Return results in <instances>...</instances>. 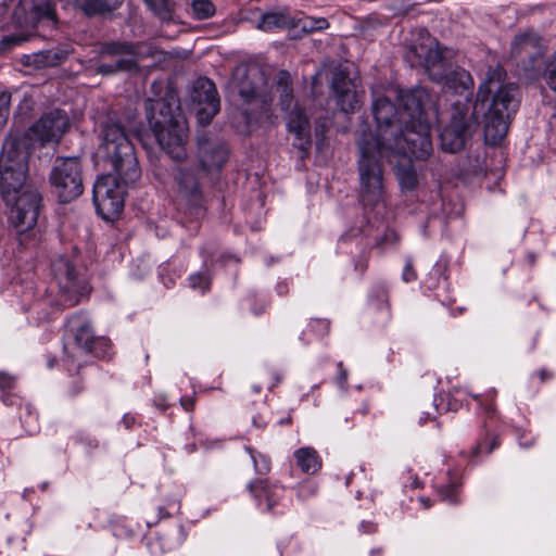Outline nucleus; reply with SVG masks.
<instances>
[{
  "mask_svg": "<svg viewBox=\"0 0 556 556\" xmlns=\"http://www.w3.org/2000/svg\"><path fill=\"white\" fill-rule=\"evenodd\" d=\"M396 108L388 98L372 104L376 130L362 121L355 131L358 151L359 200L366 208L386 206V169L383 160L410 155L427 160L433 151L426 110L430 96L422 87L399 92Z\"/></svg>",
  "mask_w": 556,
  "mask_h": 556,
  "instance_id": "nucleus-1",
  "label": "nucleus"
},
{
  "mask_svg": "<svg viewBox=\"0 0 556 556\" xmlns=\"http://www.w3.org/2000/svg\"><path fill=\"white\" fill-rule=\"evenodd\" d=\"M501 71L494 70L479 86L475 102L453 105L451 123L440 135L442 149L458 152L477 129L484 124L489 144H498L507 135L511 116L519 106V90L514 84H500Z\"/></svg>",
  "mask_w": 556,
  "mask_h": 556,
  "instance_id": "nucleus-2",
  "label": "nucleus"
},
{
  "mask_svg": "<svg viewBox=\"0 0 556 556\" xmlns=\"http://www.w3.org/2000/svg\"><path fill=\"white\" fill-rule=\"evenodd\" d=\"M149 125L161 149L177 164L173 167L179 195L193 206L201 201V184L197 167L186 161L187 126L179 108L159 99L146 104Z\"/></svg>",
  "mask_w": 556,
  "mask_h": 556,
  "instance_id": "nucleus-3",
  "label": "nucleus"
},
{
  "mask_svg": "<svg viewBox=\"0 0 556 556\" xmlns=\"http://www.w3.org/2000/svg\"><path fill=\"white\" fill-rule=\"evenodd\" d=\"M428 41V43L415 45L410 48L407 59L412 62V66H422L433 81L451 84L454 87L459 86L466 90L472 88L473 79L469 72L460 67L454 68L446 61L438 43L431 39Z\"/></svg>",
  "mask_w": 556,
  "mask_h": 556,
  "instance_id": "nucleus-4",
  "label": "nucleus"
},
{
  "mask_svg": "<svg viewBox=\"0 0 556 556\" xmlns=\"http://www.w3.org/2000/svg\"><path fill=\"white\" fill-rule=\"evenodd\" d=\"M102 147L124 185H130L140 178L141 172L134 147L124 127L114 121L103 124Z\"/></svg>",
  "mask_w": 556,
  "mask_h": 556,
  "instance_id": "nucleus-5",
  "label": "nucleus"
},
{
  "mask_svg": "<svg viewBox=\"0 0 556 556\" xmlns=\"http://www.w3.org/2000/svg\"><path fill=\"white\" fill-rule=\"evenodd\" d=\"M26 179V155L15 141L3 143L0 153V193L7 204H10L15 194L29 185Z\"/></svg>",
  "mask_w": 556,
  "mask_h": 556,
  "instance_id": "nucleus-6",
  "label": "nucleus"
},
{
  "mask_svg": "<svg viewBox=\"0 0 556 556\" xmlns=\"http://www.w3.org/2000/svg\"><path fill=\"white\" fill-rule=\"evenodd\" d=\"M49 181L58 199L67 203L84 191L83 170L78 157H58L51 168Z\"/></svg>",
  "mask_w": 556,
  "mask_h": 556,
  "instance_id": "nucleus-7",
  "label": "nucleus"
},
{
  "mask_svg": "<svg viewBox=\"0 0 556 556\" xmlns=\"http://www.w3.org/2000/svg\"><path fill=\"white\" fill-rule=\"evenodd\" d=\"M140 46L129 41H105L99 45L98 56L111 59V62H101L96 73L102 76H113L121 72H130L138 67Z\"/></svg>",
  "mask_w": 556,
  "mask_h": 556,
  "instance_id": "nucleus-8",
  "label": "nucleus"
},
{
  "mask_svg": "<svg viewBox=\"0 0 556 556\" xmlns=\"http://www.w3.org/2000/svg\"><path fill=\"white\" fill-rule=\"evenodd\" d=\"M265 85V76L256 66L238 67L233 72L231 87L243 103L253 105L252 113L267 110L270 98L264 92Z\"/></svg>",
  "mask_w": 556,
  "mask_h": 556,
  "instance_id": "nucleus-9",
  "label": "nucleus"
},
{
  "mask_svg": "<svg viewBox=\"0 0 556 556\" xmlns=\"http://www.w3.org/2000/svg\"><path fill=\"white\" fill-rule=\"evenodd\" d=\"M93 203L98 214L104 220H114L124 207V190L116 177L104 175L93 185Z\"/></svg>",
  "mask_w": 556,
  "mask_h": 556,
  "instance_id": "nucleus-10",
  "label": "nucleus"
},
{
  "mask_svg": "<svg viewBox=\"0 0 556 556\" xmlns=\"http://www.w3.org/2000/svg\"><path fill=\"white\" fill-rule=\"evenodd\" d=\"M11 206L10 219L20 235L33 229L37 224L41 195L33 186L25 187L15 194L14 200L8 204Z\"/></svg>",
  "mask_w": 556,
  "mask_h": 556,
  "instance_id": "nucleus-11",
  "label": "nucleus"
},
{
  "mask_svg": "<svg viewBox=\"0 0 556 556\" xmlns=\"http://www.w3.org/2000/svg\"><path fill=\"white\" fill-rule=\"evenodd\" d=\"M70 126L65 112L53 110L43 114L30 128V139L40 144L58 143Z\"/></svg>",
  "mask_w": 556,
  "mask_h": 556,
  "instance_id": "nucleus-12",
  "label": "nucleus"
},
{
  "mask_svg": "<svg viewBox=\"0 0 556 556\" xmlns=\"http://www.w3.org/2000/svg\"><path fill=\"white\" fill-rule=\"evenodd\" d=\"M192 101L198 104V121L202 125L211 123L219 112L220 101L215 84L206 78L200 77L193 84Z\"/></svg>",
  "mask_w": 556,
  "mask_h": 556,
  "instance_id": "nucleus-13",
  "label": "nucleus"
},
{
  "mask_svg": "<svg viewBox=\"0 0 556 556\" xmlns=\"http://www.w3.org/2000/svg\"><path fill=\"white\" fill-rule=\"evenodd\" d=\"M332 96L337 105L344 113H352L359 105V96L354 79L345 70L334 71L331 79Z\"/></svg>",
  "mask_w": 556,
  "mask_h": 556,
  "instance_id": "nucleus-14",
  "label": "nucleus"
},
{
  "mask_svg": "<svg viewBox=\"0 0 556 556\" xmlns=\"http://www.w3.org/2000/svg\"><path fill=\"white\" fill-rule=\"evenodd\" d=\"M198 156L203 170H218L227 160L228 150L223 141L201 135L198 137Z\"/></svg>",
  "mask_w": 556,
  "mask_h": 556,
  "instance_id": "nucleus-15",
  "label": "nucleus"
},
{
  "mask_svg": "<svg viewBox=\"0 0 556 556\" xmlns=\"http://www.w3.org/2000/svg\"><path fill=\"white\" fill-rule=\"evenodd\" d=\"M288 129L292 132L295 138L293 141V146L301 151H307L311 147V126L307 116L301 109L294 106L289 114L288 118Z\"/></svg>",
  "mask_w": 556,
  "mask_h": 556,
  "instance_id": "nucleus-16",
  "label": "nucleus"
},
{
  "mask_svg": "<svg viewBox=\"0 0 556 556\" xmlns=\"http://www.w3.org/2000/svg\"><path fill=\"white\" fill-rule=\"evenodd\" d=\"M52 271L60 291L63 294H72L77 292L78 285L76 271L68 258L64 256L58 257L52 263Z\"/></svg>",
  "mask_w": 556,
  "mask_h": 556,
  "instance_id": "nucleus-17",
  "label": "nucleus"
},
{
  "mask_svg": "<svg viewBox=\"0 0 556 556\" xmlns=\"http://www.w3.org/2000/svg\"><path fill=\"white\" fill-rule=\"evenodd\" d=\"M511 53L516 56H528L531 62H534L543 54L540 36L534 31L516 36L511 43Z\"/></svg>",
  "mask_w": 556,
  "mask_h": 556,
  "instance_id": "nucleus-18",
  "label": "nucleus"
},
{
  "mask_svg": "<svg viewBox=\"0 0 556 556\" xmlns=\"http://www.w3.org/2000/svg\"><path fill=\"white\" fill-rule=\"evenodd\" d=\"M248 489L260 503L265 502L267 510L274 508L282 492L281 486L270 483L267 479H255L248 484Z\"/></svg>",
  "mask_w": 556,
  "mask_h": 556,
  "instance_id": "nucleus-19",
  "label": "nucleus"
},
{
  "mask_svg": "<svg viewBox=\"0 0 556 556\" xmlns=\"http://www.w3.org/2000/svg\"><path fill=\"white\" fill-rule=\"evenodd\" d=\"M67 327L75 332L76 344L85 352H89L97 337H94L88 319L81 314L74 315L68 319Z\"/></svg>",
  "mask_w": 556,
  "mask_h": 556,
  "instance_id": "nucleus-20",
  "label": "nucleus"
},
{
  "mask_svg": "<svg viewBox=\"0 0 556 556\" xmlns=\"http://www.w3.org/2000/svg\"><path fill=\"white\" fill-rule=\"evenodd\" d=\"M394 175L402 191L410 192L417 189L420 175L412 160L399 161L394 165Z\"/></svg>",
  "mask_w": 556,
  "mask_h": 556,
  "instance_id": "nucleus-21",
  "label": "nucleus"
},
{
  "mask_svg": "<svg viewBox=\"0 0 556 556\" xmlns=\"http://www.w3.org/2000/svg\"><path fill=\"white\" fill-rule=\"evenodd\" d=\"M121 0H74L75 7L87 16L110 13L121 5Z\"/></svg>",
  "mask_w": 556,
  "mask_h": 556,
  "instance_id": "nucleus-22",
  "label": "nucleus"
},
{
  "mask_svg": "<svg viewBox=\"0 0 556 556\" xmlns=\"http://www.w3.org/2000/svg\"><path fill=\"white\" fill-rule=\"evenodd\" d=\"M296 465L305 473H315L321 468V460L313 447H301L294 452Z\"/></svg>",
  "mask_w": 556,
  "mask_h": 556,
  "instance_id": "nucleus-23",
  "label": "nucleus"
},
{
  "mask_svg": "<svg viewBox=\"0 0 556 556\" xmlns=\"http://www.w3.org/2000/svg\"><path fill=\"white\" fill-rule=\"evenodd\" d=\"M276 85L281 109L289 111L293 106V89L291 87L290 74L286 71H280L276 77Z\"/></svg>",
  "mask_w": 556,
  "mask_h": 556,
  "instance_id": "nucleus-24",
  "label": "nucleus"
},
{
  "mask_svg": "<svg viewBox=\"0 0 556 556\" xmlns=\"http://www.w3.org/2000/svg\"><path fill=\"white\" fill-rule=\"evenodd\" d=\"M294 27L304 34H311L327 29L329 22L325 17L303 16L295 21Z\"/></svg>",
  "mask_w": 556,
  "mask_h": 556,
  "instance_id": "nucleus-25",
  "label": "nucleus"
},
{
  "mask_svg": "<svg viewBox=\"0 0 556 556\" xmlns=\"http://www.w3.org/2000/svg\"><path fill=\"white\" fill-rule=\"evenodd\" d=\"M70 51L64 49L47 50L37 55V63L42 66H55L64 61Z\"/></svg>",
  "mask_w": 556,
  "mask_h": 556,
  "instance_id": "nucleus-26",
  "label": "nucleus"
},
{
  "mask_svg": "<svg viewBox=\"0 0 556 556\" xmlns=\"http://www.w3.org/2000/svg\"><path fill=\"white\" fill-rule=\"evenodd\" d=\"M245 450L250 454V457L254 465L255 472L258 475H267L271 468L269 457L255 451L250 446H247Z\"/></svg>",
  "mask_w": 556,
  "mask_h": 556,
  "instance_id": "nucleus-27",
  "label": "nucleus"
},
{
  "mask_svg": "<svg viewBox=\"0 0 556 556\" xmlns=\"http://www.w3.org/2000/svg\"><path fill=\"white\" fill-rule=\"evenodd\" d=\"M192 16L197 20H206L215 13V7L210 0H193L191 2Z\"/></svg>",
  "mask_w": 556,
  "mask_h": 556,
  "instance_id": "nucleus-28",
  "label": "nucleus"
},
{
  "mask_svg": "<svg viewBox=\"0 0 556 556\" xmlns=\"http://www.w3.org/2000/svg\"><path fill=\"white\" fill-rule=\"evenodd\" d=\"M440 498L448 504L458 503V482L451 480L447 484L438 488Z\"/></svg>",
  "mask_w": 556,
  "mask_h": 556,
  "instance_id": "nucleus-29",
  "label": "nucleus"
},
{
  "mask_svg": "<svg viewBox=\"0 0 556 556\" xmlns=\"http://www.w3.org/2000/svg\"><path fill=\"white\" fill-rule=\"evenodd\" d=\"M286 23L285 16L278 13H266L263 15L260 23V28L270 30L276 27H281Z\"/></svg>",
  "mask_w": 556,
  "mask_h": 556,
  "instance_id": "nucleus-30",
  "label": "nucleus"
},
{
  "mask_svg": "<svg viewBox=\"0 0 556 556\" xmlns=\"http://www.w3.org/2000/svg\"><path fill=\"white\" fill-rule=\"evenodd\" d=\"M147 5L161 18H167L170 13L168 0H144Z\"/></svg>",
  "mask_w": 556,
  "mask_h": 556,
  "instance_id": "nucleus-31",
  "label": "nucleus"
},
{
  "mask_svg": "<svg viewBox=\"0 0 556 556\" xmlns=\"http://www.w3.org/2000/svg\"><path fill=\"white\" fill-rule=\"evenodd\" d=\"M89 353L94 354L97 357H106L110 354L109 339L103 337H97L94 343L92 344V349H90Z\"/></svg>",
  "mask_w": 556,
  "mask_h": 556,
  "instance_id": "nucleus-32",
  "label": "nucleus"
},
{
  "mask_svg": "<svg viewBox=\"0 0 556 556\" xmlns=\"http://www.w3.org/2000/svg\"><path fill=\"white\" fill-rule=\"evenodd\" d=\"M190 286L193 289H200L203 292L206 291L210 288V277L205 274H195L191 275L189 278Z\"/></svg>",
  "mask_w": 556,
  "mask_h": 556,
  "instance_id": "nucleus-33",
  "label": "nucleus"
},
{
  "mask_svg": "<svg viewBox=\"0 0 556 556\" xmlns=\"http://www.w3.org/2000/svg\"><path fill=\"white\" fill-rule=\"evenodd\" d=\"M11 103V94L9 92H0V124L4 123L9 116Z\"/></svg>",
  "mask_w": 556,
  "mask_h": 556,
  "instance_id": "nucleus-34",
  "label": "nucleus"
},
{
  "mask_svg": "<svg viewBox=\"0 0 556 556\" xmlns=\"http://www.w3.org/2000/svg\"><path fill=\"white\" fill-rule=\"evenodd\" d=\"M15 383V377L7 371H0V389H11Z\"/></svg>",
  "mask_w": 556,
  "mask_h": 556,
  "instance_id": "nucleus-35",
  "label": "nucleus"
},
{
  "mask_svg": "<svg viewBox=\"0 0 556 556\" xmlns=\"http://www.w3.org/2000/svg\"><path fill=\"white\" fill-rule=\"evenodd\" d=\"M402 277L405 282L414 281L417 278L416 271L413 267V263L410 260L406 262Z\"/></svg>",
  "mask_w": 556,
  "mask_h": 556,
  "instance_id": "nucleus-36",
  "label": "nucleus"
},
{
  "mask_svg": "<svg viewBox=\"0 0 556 556\" xmlns=\"http://www.w3.org/2000/svg\"><path fill=\"white\" fill-rule=\"evenodd\" d=\"M338 377H337V384L341 389H345L346 381H348V370L343 367V364L341 362L338 363Z\"/></svg>",
  "mask_w": 556,
  "mask_h": 556,
  "instance_id": "nucleus-37",
  "label": "nucleus"
},
{
  "mask_svg": "<svg viewBox=\"0 0 556 556\" xmlns=\"http://www.w3.org/2000/svg\"><path fill=\"white\" fill-rule=\"evenodd\" d=\"M316 324L318 325V328H319V331H318L319 334H325L328 332V330H329V321L328 320L317 319Z\"/></svg>",
  "mask_w": 556,
  "mask_h": 556,
  "instance_id": "nucleus-38",
  "label": "nucleus"
},
{
  "mask_svg": "<svg viewBox=\"0 0 556 556\" xmlns=\"http://www.w3.org/2000/svg\"><path fill=\"white\" fill-rule=\"evenodd\" d=\"M361 527H362V529H363V531L365 533H372L377 529L376 525L372 523V522H369V521L368 522H365V521L362 522Z\"/></svg>",
  "mask_w": 556,
  "mask_h": 556,
  "instance_id": "nucleus-39",
  "label": "nucleus"
},
{
  "mask_svg": "<svg viewBox=\"0 0 556 556\" xmlns=\"http://www.w3.org/2000/svg\"><path fill=\"white\" fill-rule=\"evenodd\" d=\"M122 421H123L124 426L127 429H129L135 424L136 419L134 416L126 414V415H124Z\"/></svg>",
  "mask_w": 556,
  "mask_h": 556,
  "instance_id": "nucleus-40",
  "label": "nucleus"
},
{
  "mask_svg": "<svg viewBox=\"0 0 556 556\" xmlns=\"http://www.w3.org/2000/svg\"><path fill=\"white\" fill-rule=\"evenodd\" d=\"M83 386L79 381H74L73 386L71 387V393L73 395H77L81 392Z\"/></svg>",
  "mask_w": 556,
  "mask_h": 556,
  "instance_id": "nucleus-41",
  "label": "nucleus"
},
{
  "mask_svg": "<svg viewBox=\"0 0 556 556\" xmlns=\"http://www.w3.org/2000/svg\"><path fill=\"white\" fill-rule=\"evenodd\" d=\"M498 446V440L496 437L491 439L490 446L486 448V453H492Z\"/></svg>",
  "mask_w": 556,
  "mask_h": 556,
  "instance_id": "nucleus-42",
  "label": "nucleus"
},
{
  "mask_svg": "<svg viewBox=\"0 0 556 556\" xmlns=\"http://www.w3.org/2000/svg\"><path fill=\"white\" fill-rule=\"evenodd\" d=\"M181 405L185 407L186 410H190L193 407V401L191 399L181 400Z\"/></svg>",
  "mask_w": 556,
  "mask_h": 556,
  "instance_id": "nucleus-43",
  "label": "nucleus"
},
{
  "mask_svg": "<svg viewBox=\"0 0 556 556\" xmlns=\"http://www.w3.org/2000/svg\"><path fill=\"white\" fill-rule=\"evenodd\" d=\"M419 501H420V503L422 504V506H424L426 509H427V508H429V507H431V505H432V503H431V501H430V498H429V497H424V496H422V497H420V498H419Z\"/></svg>",
  "mask_w": 556,
  "mask_h": 556,
  "instance_id": "nucleus-44",
  "label": "nucleus"
},
{
  "mask_svg": "<svg viewBox=\"0 0 556 556\" xmlns=\"http://www.w3.org/2000/svg\"><path fill=\"white\" fill-rule=\"evenodd\" d=\"M540 377H541V380H542V381H545L547 378H549V377H551V374H549V372H547V370L542 369V370L540 371Z\"/></svg>",
  "mask_w": 556,
  "mask_h": 556,
  "instance_id": "nucleus-45",
  "label": "nucleus"
},
{
  "mask_svg": "<svg viewBox=\"0 0 556 556\" xmlns=\"http://www.w3.org/2000/svg\"><path fill=\"white\" fill-rule=\"evenodd\" d=\"M355 267L363 273L367 268V263L365 261L362 263H356Z\"/></svg>",
  "mask_w": 556,
  "mask_h": 556,
  "instance_id": "nucleus-46",
  "label": "nucleus"
},
{
  "mask_svg": "<svg viewBox=\"0 0 556 556\" xmlns=\"http://www.w3.org/2000/svg\"><path fill=\"white\" fill-rule=\"evenodd\" d=\"M412 484H413V486H414V488H419V486H420V483H419L418 478H415V479L413 480Z\"/></svg>",
  "mask_w": 556,
  "mask_h": 556,
  "instance_id": "nucleus-47",
  "label": "nucleus"
},
{
  "mask_svg": "<svg viewBox=\"0 0 556 556\" xmlns=\"http://www.w3.org/2000/svg\"><path fill=\"white\" fill-rule=\"evenodd\" d=\"M22 40H23V39H21V38H15V37H12V38L10 39V41H11V42H13V43H20Z\"/></svg>",
  "mask_w": 556,
  "mask_h": 556,
  "instance_id": "nucleus-48",
  "label": "nucleus"
},
{
  "mask_svg": "<svg viewBox=\"0 0 556 556\" xmlns=\"http://www.w3.org/2000/svg\"><path fill=\"white\" fill-rule=\"evenodd\" d=\"M529 262H530V264H531V265H533V264H534V262H535V256H534L533 254H530V255H529Z\"/></svg>",
  "mask_w": 556,
  "mask_h": 556,
  "instance_id": "nucleus-49",
  "label": "nucleus"
},
{
  "mask_svg": "<svg viewBox=\"0 0 556 556\" xmlns=\"http://www.w3.org/2000/svg\"><path fill=\"white\" fill-rule=\"evenodd\" d=\"M380 553H381L380 549H372L370 554H371V556H374V555H377V554H380Z\"/></svg>",
  "mask_w": 556,
  "mask_h": 556,
  "instance_id": "nucleus-50",
  "label": "nucleus"
},
{
  "mask_svg": "<svg viewBox=\"0 0 556 556\" xmlns=\"http://www.w3.org/2000/svg\"><path fill=\"white\" fill-rule=\"evenodd\" d=\"M480 450H483V445L482 444H478L477 447H476V452L480 451Z\"/></svg>",
  "mask_w": 556,
  "mask_h": 556,
  "instance_id": "nucleus-51",
  "label": "nucleus"
},
{
  "mask_svg": "<svg viewBox=\"0 0 556 556\" xmlns=\"http://www.w3.org/2000/svg\"><path fill=\"white\" fill-rule=\"evenodd\" d=\"M532 444H533V442H528V443H525L523 446L525 447H530V446H532Z\"/></svg>",
  "mask_w": 556,
  "mask_h": 556,
  "instance_id": "nucleus-52",
  "label": "nucleus"
},
{
  "mask_svg": "<svg viewBox=\"0 0 556 556\" xmlns=\"http://www.w3.org/2000/svg\"><path fill=\"white\" fill-rule=\"evenodd\" d=\"M261 388L260 387H254V391L255 392H260Z\"/></svg>",
  "mask_w": 556,
  "mask_h": 556,
  "instance_id": "nucleus-53",
  "label": "nucleus"
}]
</instances>
